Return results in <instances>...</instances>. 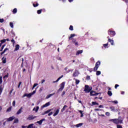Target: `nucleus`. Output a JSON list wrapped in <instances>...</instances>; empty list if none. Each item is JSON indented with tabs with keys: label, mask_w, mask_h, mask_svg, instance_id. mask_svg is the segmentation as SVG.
Segmentation results:
<instances>
[{
	"label": "nucleus",
	"mask_w": 128,
	"mask_h": 128,
	"mask_svg": "<svg viewBox=\"0 0 128 128\" xmlns=\"http://www.w3.org/2000/svg\"><path fill=\"white\" fill-rule=\"evenodd\" d=\"M74 80H76V84H80V80L74 78Z\"/></svg>",
	"instance_id": "obj_34"
},
{
	"label": "nucleus",
	"mask_w": 128,
	"mask_h": 128,
	"mask_svg": "<svg viewBox=\"0 0 128 128\" xmlns=\"http://www.w3.org/2000/svg\"><path fill=\"white\" fill-rule=\"evenodd\" d=\"M66 94V92L64 91L62 94V96H64Z\"/></svg>",
	"instance_id": "obj_55"
},
{
	"label": "nucleus",
	"mask_w": 128,
	"mask_h": 128,
	"mask_svg": "<svg viewBox=\"0 0 128 128\" xmlns=\"http://www.w3.org/2000/svg\"><path fill=\"white\" fill-rule=\"evenodd\" d=\"M24 58H22V64H21V68H24Z\"/></svg>",
	"instance_id": "obj_37"
},
{
	"label": "nucleus",
	"mask_w": 128,
	"mask_h": 128,
	"mask_svg": "<svg viewBox=\"0 0 128 128\" xmlns=\"http://www.w3.org/2000/svg\"><path fill=\"white\" fill-rule=\"evenodd\" d=\"M108 94L109 96H112V91L108 90Z\"/></svg>",
	"instance_id": "obj_28"
},
{
	"label": "nucleus",
	"mask_w": 128,
	"mask_h": 128,
	"mask_svg": "<svg viewBox=\"0 0 128 128\" xmlns=\"http://www.w3.org/2000/svg\"><path fill=\"white\" fill-rule=\"evenodd\" d=\"M110 108L112 112H116L120 110V109L116 108L114 106H110Z\"/></svg>",
	"instance_id": "obj_7"
},
{
	"label": "nucleus",
	"mask_w": 128,
	"mask_h": 128,
	"mask_svg": "<svg viewBox=\"0 0 128 128\" xmlns=\"http://www.w3.org/2000/svg\"><path fill=\"white\" fill-rule=\"evenodd\" d=\"M59 112H60V109L58 108L56 109L55 112L53 114V116H58V114Z\"/></svg>",
	"instance_id": "obj_15"
},
{
	"label": "nucleus",
	"mask_w": 128,
	"mask_h": 128,
	"mask_svg": "<svg viewBox=\"0 0 128 128\" xmlns=\"http://www.w3.org/2000/svg\"><path fill=\"white\" fill-rule=\"evenodd\" d=\"M82 126V123H80L76 125V128H80V126Z\"/></svg>",
	"instance_id": "obj_35"
},
{
	"label": "nucleus",
	"mask_w": 128,
	"mask_h": 128,
	"mask_svg": "<svg viewBox=\"0 0 128 128\" xmlns=\"http://www.w3.org/2000/svg\"><path fill=\"white\" fill-rule=\"evenodd\" d=\"M106 116H110V113L108 112H106Z\"/></svg>",
	"instance_id": "obj_62"
},
{
	"label": "nucleus",
	"mask_w": 128,
	"mask_h": 128,
	"mask_svg": "<svg viewBox=\"0 0 128 128\" xmlns=\"http://www.w3.org/2000/svg\"><path fill=\"white\" fill-rule=\"evenodd\" d=\"M50 104V102H48L45 104L43 105L42 106V108H47V106H48Z\"/></svg>",
	"instance_id": "obj_19"
},
{
	"label": "nucleus",
	"mask_w": 128,
	"mask_h": 128,
	"mask_svg": "<svg viewBox=\"0 0 128 128\" xmlns=\"http://www.w3.org/2000/svg\"><path fill=\"white\" fill-rule=\"evenodd\" d=\"M36 90H35L33 91V92L31 94H36Z\"/></svg>",
	"instance_id": "obj_64"
},
{
	"label": "nucleus",
	"mask_w": 128,
	"mask_h": 128,
	"mask_svg": "<svg viewBox=\"0 0 128 128\" xmlns=\"http://www.w3.org/2000/svg\"><path fill=\"white\" fill-rule=\"evenodd\" d=\"M109 122H114V124H120V122L118 118L110 119L109 120Z\"/></svg>",
	"instance_id": "obj_6"
},
{
	"label": "nucleus",
	"mask_w": 128,
	"mask_h": 128,
	"mask_svg": "<svg viewBox=\"0 0 128 128\" xmlns=\"http://www.w3.org/2000/svg\"><path fill=\"white\" fill-rule=\"evenodd\" d=\"M92 106H98V103L96 102H92Z\"/></svg>",
	"instance_id": "obj_29"
},
{
	"label": "nucleus",
	"mask_w": 128,
	"mask_h": 128,
	"mask_svg": "<svg viewBox=\"0 0 128 128\" xmlns=\"http://www.w3.org/2000/svg\"><path fill=\"white\" fill-rule=\"evenodd\" d=\"M33 6H34V8H36V6H38V3H36V4H33Z\"/></svg>",
	"instance_id": "obj_42"
},
{
	"label": "nucleus",
	"mask_w": 128,
	"mask_h": 128,
	"mask_svg": "<svg viewBox=\"0 0 128 128\" xmlns=\"http://www.w3.org/2000/svg\"><path fill=\"white\" fill-rule=\"evenodd\" d=\"M4 46H6L5 44L3 45L2 46L1 49L0 50V52H2V50H4Z\"/></svg>",
	"instance_id": "obj_43"
},
{
	"label": "nucleus",
	"mask_w": 128,
	"mask_h": 128,
	"mask_svg": "<svg viewBox=\"0 0 128 128\" xmlns=\"http://www.w3.org/2000/svg\"><path fill=\"white\" fill-rule=\"evenodd\" d=\"M12 106H16V101H13L12 102Z\"/></svg>",
	"instance_id": "obj_54"
},
{
	"label": "nucleus",
	"mask_w": 128,
	"mask_h": 128,
	"mask_svg": "<svg viewBox=\"0 0 128 128\" xmlns=\"http://www.w3.org/2000/svg\"><path fill=\"white\" fill-rule=\"evenodd\" d=\"M99 108H104V106L102 105H100L98 106Z\"/></svg>",
	"instance_id": "obj_60"
},
{
	"label": "nucleus",
	"mask_w": 128,
	"mask_h": 128,
	"mask_svg": "<svg viewBox=\"0 0 128 128\" xmlns=\"http://www.w3.org/2000/svg\"><path fill=\"white\" fill-rule=\"evenodd\" d=\"M53 112H50V113H48V116H52V114Z\"/></svg>",
	"instance_id": "obj_57"
},
{
	"label": "nucleus",
	"mask_w": 128,
	"mask_h": 128,
	"mask_svg": "<svg viewBox=\"0 0 128 128\" xmlns=\"http://www.w3.org/2000/svg\"><path fill=\"white\" fill-rule=\"evenodd\" d=\"M20 50V45L16 44L15 46V48H14V51L16 52V50Z\"/></svg>",
	"instance_id": "obj_21"
},
{
	"label": "nucleus",
	"mask_w": 128,
	"mask_h": 128,
	"mask_svg": "<svg viewBox=\"0 0 128 128\" xmlns=\"http://www.w3.org/2000/svg\"><path fill=\"white\" fill-rule=\"evenodd\" d=\"M108 46V43H107L106 44H104L103 46L105 48H106V47Z\"/></svg>",
	"instance_id": "obj_44"
},
{
	"label": "nucleus",
	"mask_w": 128,
	"mask_h": 128,
	"mask_svg": "<svg viewBox=\"0 0 128 128\" xmlns=\"http://www.w3.org/2000/svg\"><path fill=\"white\" fill-rule=\"evenodd\" d=\"M11 42H12L13 44H16V41H14V38L11 40Z\"/></svg>",
	"instance_id": "obj_49"
},
{
	"label": "nucleus",
	"mask_w": 128,
	"mask_h": 128,
	"mask_svg": "<svg viewBox=\"0 0 128 128\" xmlns=\"http://www.w3.org/2000/svg\"><path fill=\"white\" fill-rule=\"evenodd\" d=\"M58 60H62V58L60 57H59L58 58Z\"/></svg>",
	"instance_id": "obj_63"
},
{
	"label": "nucleus",
	"mask_w": 128,
	"mask_h": 128,
	"mask_svg": "<svg viewBox=\"0 0 128 128\" xmlns=\"http://www.w3.org/2000/svg\"><path fill=\"white\" fill-rule=\"evenodd\" d=\"M44 120H46V119L45 118H42V120H39V121H38L36 122V124H42V122H44Z\"/></svg>",
	"instance_id": "obj_16"
},
{
	"label": "nucleus",
	"mask_w": 128,
	"mask_h": 128,
	"mask_svg": "<svg viewBox=\"0 0 128 128\" xmlns=\"http://www.w3.org/2000/svg\"><path fill=\"white\" fill-rule=\"evenodd\" d=\"M99 94H102V92L96 93V91L94 90H91L90 92V96H94Z\"/></svg>",
	"instance_id": "obj_3"
},
{
	"label": "nucleus",
	"mask_w": 128,
	"mask_h": 128,
	"mask_svg": "<svg viewBox=\"0 0 128 128\" xmlns=\"http://www.w3.org/2000/svg\"><path fill=\"white\" fill-rule=\"evenodd\" d=\"M18 119L16 118L14 120V124H18Z\"/></svg>",
	"instance_id": "obj_38"
},
{
	"label": "nucleus",
	"mask_w": 128,
	"mask_h": 128,
	"mask_svg": "<svg viewBox=\"0 0 128 128\" xmlns=\"http://www.w3.org/2000/svg\"><path fill=\"white\" fill-rule=\"evenodd\" d=\"M78 74H80V72H78V70H76L73 74V76L74 78H76V76H78Z\"/></svg>",
	"instance_id": "obj_8"
},
{
	"label": "nucleus",
	"mask_w": 128,
	"mask_h": 128,
	"mask_svg": "<svg viewBox=\"0 0 128 128\" xmlns=\"http://www.w3.org/2000/svg\"><path fill=\"white\" fill-rule=\"evenodd\" d=\"M108 34L112 38L116 36V32L109 30H108Z\"/></svg>",
	"instance_id": "obj_4"
},
{
	"label": "nucleus",
	"mask_w": 128,
	"mask_h": 128,
	"mask_svg": "<svg viewBox=\"0 0 128 128\" xmlns=\"http://www.w3.org/2000/svg\"><path fill=\"white\" fill-rule=\"evenodd\" d=\"M72 42L74 44L75 46H78V42H76V39H72Z\"/></svg>",
	"instance_id": "obj_14"
},
{
	"label": "nucleus",
	"mask_w": 128,
	"mask_h": 128,
	"mask_svg": "<svg viewBox=\"0 0 128 128\" xmlns=\"http://www.w3.org/2000/svg\"><path fill=\"white\" fill-rule=\"evenodd\" d=\"M118 120H119V122L120 124H122V120H124V118H122V116H118Z\"/></svg>",
	"instance_id": "obj_18"
},
{
	"label": "nucleus",
	"mask_w": 128,
	"mask_h": 128,
	"mask_svg": "<svg viewBox=\"0 0 128 128\" xmlns=\"http://www.w3.org/2000/svg\"><path fill=\"white\" fill-rule=\"evenodd\" d=\"M2 86H0V96L2 94V90H4V88H2Z\"/></svg>",
	"instance_id": "obj_33"
},
{
	"label": "nucleus",
	"mask_w": 128,
	"mask_h": 128,
	"mask_svg": "<svg viewBox=\"0 0 128 128\" xmlns=\"http://www.w3.org/2000/svg\"><path fill=\"white\" fill-rule=\"evenodd\" d=\"M6 42V39H4V40H0L1 44H4V42Z\"/></svg>",
	"instance_id": "obj_45"
},
{
	"label": "nucleus",
	"mask_w": 128,
	"mask_h": 128,
	"mask_svg": "<svg viewBox=\"0 0 128 128\" xmlns=\"http://www.w3.org/2000/svg\"><path fill=\"white\" fill-rule=\"evenodd\" d=\"M32 96V94L30 93V94H25L22 96V98H24V96H27V98H30Z\"/></svg>",
	"instance_id": "obj_12"
},
{
	"label": "nucleus",
	"mask_w": 128,
	"mask_h": 128,
	"mask_svg": "<svg viewBox=\"0 0 128 128\" xmlns=\"http://www.w3.org/2000/svg\"><path fill=\"white\" fill-rule=\"evenodd\" d=\"M17 12H18V10L16 9V8H14L12 10L13 14H16Z\"/></svg>",
	"instance_id": "obj_30"
},
{
	"label": "nucleus",
	"mask_w": 128,
	"mask_h": 128,
	"mask_svg": "<svg viewBox=\"0 0 128 128\" xmlns=\"http://www.w3.org/2000/svg\"><path fill=\"white\" fill-rule=\"evenodd\" d=\"M14 120V116H10L9 118L6 119V121L7 122H12V120Z\"/></svg>",
	"instance_id": "obj_13"
},
{
	"label": "nucleus",
	"mask_w": 128,
	"mask_h": 128,
	"mask_svg": "<svg viewBox=\"0 0 128 128\" xmlns=\"http://www.w3.org/2000/svg\"><path fill=\"white\" fill-rule=\"evenodd\" d=\"M117 128H122L121 125H117Z\"/></svg>",
	"instance_id": "obj_56"
},
{
	"label": "nucleus",
	"mask_w": 128,
	"mask_h": 128,
	"mask_svg": "<svg viewBox=\"0 0 128 128\" xmlns=\"http://www.w3.org/2000/svg\"><path fill=\"white\" fill-rule=\"evenodd\" d=\"M38 84H36V83L34 84L33 85L34 88H35L36 86H38Z\"/></svg>",
	"instance_id": "obj_58"
},
{
	"label": "nucleus",
	"mask_w": 128,
	"mask_h": 128,
	"mask_svg": "<svg viewBox=\"0 0 128 128\" xmlns=\"http://www.w3.org/2000/svg\"><path fill=\"white\" fill-rule=\"evenodd\" d=\"M74 36H76V34H71L70 36L68 38V40H72V38H74Z\"/></svg>",
	"instance_id": "obj_25"
},
{
	"label": "nucleus",
	"mask_w": 128,
	"mask_h": 128,
	"mask_svg": "<svg viewBox=\"0 0 128 128\" xmlns=\"http://www.w3.org/2000/svg\"><path fill=\"white\" fill-rule=\"evenodd\" d=\"M118 86H120V85L116 84L115 85L114 88L116 90V88H118Z\"/></svg>",
	"instance_id": "obj_52"
},
{
	"label": "nucleus",
	"mask_w": 128,
	"mask_h": 128,
	"mask_svg": "<svg viewBox=\"0 0 128 128\" xmlns=\"http://www.w3.org/2000/svg\"><path fill=\"white\" fill-rule=\"evenodd\" d=\"M2 64H6V58H4V57H3L2 58Z\"/></svg>",
	"instance_id": "obj_26"
},
{
	"label": "nucleus",
	"mask_w": 128,
	"mask_h": 128,
	"mask_svg": "<svg viewBox=\"0 0 128 128\" xmlns=\"http://www.w3.org/2000/svg\"><path fill=\"white\" fill-rule=\"evenodd\" d=\"M12 111V106L10 107H9L7 110H6V112H11Z\"/></svg>",
	"instance_id": "obj_32"
},
{
	"label": "nucleus",
	"mask_w": 128,
	"mask_h": 128,
	"mask_svg": "<svg viewBox=\"0 0 128 128\" xmlns=\"http://www.w3.org/2000/svg\"><path fill=\"white\" fill-rule=\"evenodd\" d=\"M20 84H22V82H19V84H18V88H20Z\"/></svg>",
	"instance_id": "obj_53"
},
{
	"label": "nucleus",
	"mask_w": 128,
	"mask_h": 128,
	"mask_svg": "<svg viewBox=\"0 0 128 128\" xmlns=\"http://www.w3.org/2000/svg\"><path fill=\"white\" fill-rule=\"evenodd\" d=\"M111 102H112L113 104H118V100L111 101Z\"/></svg>",
	"instance_id": "obj_47"
},
{
	"label": "nucleus",
	"mask_w": 128,
	"mask_h": 128,
	"mask_svg": "<svg viewBox=\"0 0 128 128\" xmlns=\"http://www.w3.org/2000/svg\"><path fill=\"white\" fill-rule=\"evenodd\" d=\"M44 82H46V80H42V81H41V84H44Z\"/></svg>",
	"instance_id": "obj_59"
},
{
	"label": "nucleus",
	"mask_w": 128,
	"mask_h": 128,
	"mask_svg": "<svg viewBox=\"0 0 128 128\" xmlns=\"http://www.w3.org/2000/svg\"><path fill=\"white\" fill-rule=\"evenodd\" d=\"M90 80V76H87L86 77V80Z\"/></svg>",
	"instance_id": "obj_41"
},
{
	"label": "nucleus",
	"mask_w": 128,
	"mask_h": 128,
	"mask_svg": "<svg viewBox=\"0 0 128 128\" xmlns=\"http://www.w3.org/2000/svg\"><path fill=\"white\" fill-rule=\"evenodd\" d=\"M4 22V18H0V22L2 23Z\"/></svg>",
	"instance_id": "obj_48"
},
{
	"label": "nucleus",
	"mask_w": 128,
	"mask_h": 128,
	"mask_svg": "<svg viewBox=\"0 0 128 128\" xmlns=\"http://www.w3.org/2000/svg\"><path fill=\"white\" fill-rule=\"evenodd\" d=\"M22 107H21L20 109L17 112L16 114H22Z\"/></svg>",
	"instance_id": "obj_24"
},
{
	"label": "nucleus",
	"mask_w": 128,
	"mask_h": 128,
	"mask_svg": "<svg viewBox=\"0 0 128 128\" xmlns=\"http://www.w3.org/2000/svg\"><path fill=\"white\" fill-rule=\"evenodd\" d=\"M8 78V73L5 76H4V77H3V78H4H4Z\"/></svg>",
	"instance_id": "obj_46"
},
{
	"label": "nucleus",
	"mask_w": 128,
	"mask_h": 128,
	"mask_svg": "<svg viewBox=\"0 0 128 128\" xmlns=\"http://www.w3.org/2000/svg\"><path fill=\"white\" fill-rule=\"evenodd\" d=\"M64 84H65L64 82H62L60 84V88L58 90V92H62V90H64Z\"/></svg>",
	"instance_id": "obj_5"
},
{
	"label": "nucleus",
	"mask_w": 128,
	"mask_h": 128,
	"mask_svg": "<svg viewBox=\"0 0 128 128\" xmlns=\"http://www.w3.org/2000/svg\"><path fill=\"white\" fill-rule=\"evenodd\" d=\"M92 90V87L88 85H85L84 92H85L86 94H88V92H90Z\"/></svg>",
	"instance_id": "obj_2"
},
{
	"label": "nucleus",
	"mask_w": 128,
	"mask_h": 128,
	"mask_svg": "<svg viewBox=\"0 0 128 128\" xmlns=\"http://www.w3.org/2000/svg\"><path fill=\"white\" fill-rule=\"evenodd\" d=\"M64 77V75H62L61 76L59 77L57 80L56 81H54L53 82V84H54L56 82H58V80H60V78H62Z\"/></svg>",
	"instance_id": "obj_23"
},
{
	"label": "nucleus",
	"mask_w": 128,
	"mask_h": 128,
	"mask_svg": "<svg viewBox=\"0 0 128 128\" xmlns=\"http://www.w3.org/2000/svg\"><path fill=\"white\" fill-rule=\"evenodd\" d=\"M88 70H89L90 72H92V68H90Z\"/></svg>",
	"instance_id": "obj_61"
},
{
	"label": "nucleus",
	"mask_w": 128,
	"mask_h": 128,
	"mask_svg": "<svg viewBox=\"0 0 128 128\" xmlns=\"http://www.w3.org/2000/svg\"><path fill=\"white\" fill-rule=\"evenodd\" d=\"M69 30H74V26H72L70 25L69 28Z\"/></svg>",
	"instance_id": "obj_40"
},
{
	"label": "nucleus",
	"mask_w": 128,
	"mask_h": 128,
	"mask_svg": "<svg viewBox=\"0 0 128 128\" xmlns=\"http://www.w3.org/2000/svg\"><path fill=\"white\" fill-rule=\"evenodd\" d=\"M10 26L12 28H14V23H12V22H10Z\"/></svg>",
	"instance_id": "obj_36"
},
{
	"label": "nucleus",
	"mask_w": 128,
	"mask_h": 128,
	"mask_svg": "<svg viewBox=\"0 0 128 128\" xmlns=\"http://www.w3.org/2000/svg\"><path fill=\"white\" fill-rule=\"evenodd\" d=\"M2 84V76H0V84Z\"/></svg>",
	"instance_id": "obj_39"
},
{
	"label": "nucleus",
	"mask_w": 128,
	"mask_h": 128,
	"mask_svg": "<svg viewBox=\"0 0 128 128\" xmlns=\"http://www.w3.org/2000/svg\"><path fill=\"white\" fill-rule=\"evenodd\" d=\"M6 50H8V48H6L2 52L4 54Z\"/></svg>",
	"instance_id": "obj_51"
},
{
	"label": "nucleus",
	"mask_w": 128,
	"mask_h": 128,
	"mask_svg": "<svg viewBox=\"0 0 128 128\" xmlns=\"http://www.w3.org/2000/svg\"><path fill=\"white\" fill-rule=\"evenodd\" d=\"M107 38H108V42H110L111 45L114 46V40L110 38V36H108Z\"/></svg>",
	"instance_id": "obj_10"
},
{
	"label": "nucleus",
	"mask_w": 128,
	"mask_h": 128,
	"mask_svg": "<svg viewBox=\"0 0 128 128\" xmlns=\"http://www.w3.org/2000/svg\"><path fill=\"white\" fill-rule=\"evenodd\" d=\"M6 50H8V48H6L2 52L4 54Z\"/></svg>",
	"instance_id": "obj_50"
},
{
	"label": "nucleus",
	"mask_w": 128,
	"mask_h": 128,
	"mask_svg": "<svg viewBox=\"0 0 128 128\" xmlns=\"http://www.w3.org/2000/svg\"><path fill=\"white\" fill-rule=\"evenodd\" d=\"M52 110H54V108H51L50 110H48L44 112V113H42V116H44V114H48V112H52Z\"/></svg>",
	"instance_id": "obj_11"
},
{
	"label": "nucleus",
	"mask_w": 128,
	"mask_h": 128,
	"mask_svg": "<svg viewBox=\"0 0 128 128\" xmlns=\"http://www.w3.org/2000/svg\"><path fill=\"white\" fill-rule=\"evenodd\" d=\"M82 52H84V50H78L76 52V56H79L82 54Z\"/></svg>",
	"instance_id": "obj_17"
},
{
	"label": "nucleus",
	"mask_w": 128,
	"mask_h": 128,
	"mask_svg": "<svg viewBox=\"0 0 128 128\" xmlns=\"http://www.w3.org/2000/svg\"><path fill=\"white\" fill-rule=\"evenodd\" d=\"M36 118V116H34L32 115H30L28 118V120H34V118Z\"/></svg>",
	"instance_id": "obj_9"
},
{
	"label": "nucleus",
	"mask_w": 128,
	"mask_h": 128,
	"mask_svg": "<svg viewBox=\"0 0 128 128\" xmlns=\"http://www.w3.org/2000/svg\"><path fill=\"white\" fill-rule=\"evenodd\" d=\"M66 108H68V106L64 105V106L63 108L61 110V112H64V110H66Z\"/></svg>",
	"instance_id": "obj_22"
},
{
	"label": "nucleus",
	"mask_w": 128,
	"mask_h": 128,
	"mask_svg": "<svg viewBox=\"0 0 128 128\" xmlns=\"http://www.w3.org/2000/svg\"><path fill=\"white\" fill-rule=\"evenodd\" d=\"M39 109H40V107L36 106V108H33V110H34L36 112H38V110Z\"/></svg>",
	"instance_id": "obj_27"
},
{
	"label": "nucleus",
	"mask_w": 128,
	"mask_h": 128,
	"mask_svg": "<svg viewBox=\"0 0 128 128\" xmlns=\"http://www.w3.org/2000/svg\"><path fill=\"white\" fill-rule=\"evenodd\" d=\"M100 61L98 60L96 62L94 68V72H96V76H100V74H102L100 71H96L98 70V68H100Z\"/></svg>",
	"instance_id": "obj_1"
},
{
	"label": "nucleus",
	"mask_w": 128,
	"mask_h": 128,
	"mask_svg": "<svg viewBox=\"0 0 128 128\" xmlns=\"http://www.w3.org/2000/svg\"><path fill=\"white\" fill-rule=\"evenodd\" d=\"M54 94H56L55 92H54L52 94H48L46 96V98H50V96H54Z\"/></svg>",
	"instance_id": "obj_20"
},
{
	"label": "nucleus",
	"mask_w": 128,
	"mask_h": 128,
	"mask_svg": "<svg viewBox=\"0 0 128 128\" xmlns=\"http://www.w3.org/2000/svg\"><path fill=\"white\" fill-rule=\"evenodd\" d=\"M42 9H40V10H38L37 11V14H42Z\"/></svg>",
	"instance_id": "obj_31"
}]
</instances>
